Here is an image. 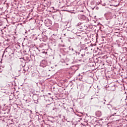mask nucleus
I'll return each mask as SVG.
<instances>
[{
    "mask_svg": "<svg viewBox=\"0 0 127 127\" xmlns=\"http://www.w3.org/2000/svg\"><path fill=\"white\" fill-rule=\"evenodd\" d=\"M4 54H3V55H4Z\"/></svg>",
    "mask_w": 127,
    "mask_h": 127,
    "instance_id": "27",
    "label": "nucleus"
},
{
    "mask_svg": "<svg viewBox=\"0 0 127 127\" xmlns=\"http://www.w3.org/2000/svg\"><path fill=\"white\" fill-rule=\"evenodd\" d=\"M76 26L77 28H78V29H80L82 30L84 28V27H85V25H84V24L81 23V22H79L76 25Z\"/></svg>",
    "mask_w": 127,
    "mask_h": 127,
    "instance_id": "3",
    "label": "nucleus"
},
{
    "mask_svg": "<svg viewBox=\"0 0 127 127\" xmlns=\"http://www.w3.org/2000/svg\"><path fill=\"white\" fill-rule=\"evenodd\" d=\"M115 114V115H117V113H114Z\"/></svg>",
    "mask_w": 127,
    "mask_h": 127,
    "instance_id": "20",
    "label": "nucleus"
},
{
    "mask_svg": "<svg viewBox=\"0 0 127 127\" xmlns=\"http://www.w3.org/2000/svg\"><path fill=\"white\" fill-rule=\"evenodd\" d=\"M8 51H9L8 54L9 56H11V55H12V54H13L14 53L13 51H12V50L11 49H9Z\"/></svg>",
    "mask_w": 127,
    "mask_h": 127,
    "instance_id": "9",
    "label": "nucleus"
},
{
    "mask_svg": "<svg viewBox=\"0 0 127 127\" xmlns=\"http://www.w3.org/2000/svg\"><path fill=\"white\" fill-rule=\"evenodd\" d=\"M89 42H90L89 40H88V42H85V44H89Z\"/></svg>",
    "mask_w": 127,
    "mask_h": 127,
    "instance_id": "14",
    "label": "nucleus"
},
{
    "mask_svg": "<svg viewBox=\"0 0 127 127\" xmlns=\"http://www.w3.org/2000/svg\"><path fill=\"white\" fill-rule=\"evenodd\" d=\"M90 120H91V117L89 116H86L84 118V122L85 123H88V122H89Z\"/></svg>",
    "mask_w": 127,
    "mask_h": 127,
    "instance_id": "7",
    "label": "nucleus"
},
{
    "mask_svg": "<svg viewBox=\"0 0 127 127\" xmlns=\"http://www.w3.org/2000/svg\"><path fill=\"white\" fill-rule=\"evenodd\" d=\"M112 116H115V115L113 114Z\"/></svg>",
    "mask_w": 127,
    "mask_h": 127,
    "instance_id": "22",
    "label": "nucleus"
},
{
    "mask_svg": "<svg viewBox=\"0 0 127 127\" xmlns=\"http://www.w3.org/2000/svg\"><path fill=\"white\" fill-rule=\"evenodd\" d=\"M127 48L125 47L123 48V51H124V52H126L127 51Z\"/></svg>",
    "mask_w": 127,
    "mask_h": 127,
    "instance_id": "13",
    "label": "nucleus"
},
{
    "mask_svg": "<svg viewBox=\"0 0 127 127\" xmlns=\"http://www.w3.org/2000/svg\"><path fill=\"white\" fill-rule=\"evenodd\" d=\"M1 31H2V30H1Z\"/></svg>",
    "mask_w": 127,
    "mask_h": 127,
    "instance_id": "26",
    "label": "nucleus"
},
{
    "mask_svg": "<svg viewBox=\"0 0 127 127\" xmlns=\"http://www.w3.org/2000/svg\"><path fill=\"white\" fill-rule=\"evenodd\" d=\"M107 108H108L109 110H113V106L111 104H107Z\"/></svg>",
    "mask_w": 127,
    "mask_h": 127,
    "instance_id": "10",
    "label": "nucleus"
},
{
    "mask_svg": "<svg viewBox=\"0 0 127 127\" xmlns=\"http://www.w3.org/2000/svg\"><path fill=\"white\" fill-rule=\"evenodd\" d=\"M0 22H1V21H0Z\"/></svg>",
    "mask_w": 127,
    "mask_h": 127,
    "instance_id": "25",
    "label": "nucleus"
},
{
    "mask_svg": "<svg viewBox=\"0 0 127 127\" xmlns=\"http://www.w3.org/2000/svg\"><path fill=\"white\" fill-rule=\"evenodd\" d=\"M81 49L82 50H86L87 49V47H85V45H81Z\"/></svg>",
    "mask_w": 127,
    "mask_h": 127,
    "instance_id": "11",
    "label": "nucleus"
},
{
    "mask_svg": "<svg viewBox=\"0 0 127 127\" xmlns=\"http://www.w3.org/2000/svg\"><path fill=\"white\" fill-rule=\"evenodd\" d=\"M71 50L72 51H74V49H73L72 48H71Z\"/></svg>",
    "mask_w": 127,
    "mask_h": 127,
    "instance_id": "16",
    "label": "nucleus"
},
{
    "mask_svg": "<svg viewBox=\"0 0 127 127\" xmlns=\"http://www.w3.org/2000/svg\"><path fill=\"white\" fill-rule=\"evenodd\" d=\"M38 73H33L32 74V77H36L37 76Z\"/></svg>",
    "mask_w": 127,
    "mask_h": 127,
    "instance_id": "12",
    "label": "nucleus"
},
{
    "mask_svg": "<svg viewBox=\"0 0 127 127\" xmlns=\"http://www.w3.org/2000/svg\"><path fill=\"white\" fill-rule=\"evenodd\" d=\"M45 53H46V54H47V52H45Z\"/></svg>",
    "mask_w": 127,
    "mask_h": 127,
    "instance_id": "19",
    "label": "nucleus"
},
{
    "mask_svg": "<svg viewBox=\"0 0 127 127\" xmlns=\"http://www.w3.org/2000/svg\"><path fill=\"white\" fill-rule=\"evenodd\" d=\"M57 109L56 108H53V111H56Z\"/></svg>",
    "mask_w": 127,
    "mask_h": 127,
    "instance_id": "15",
    "label": "nucleus"
},
{
    "mask_svg": "<svg viewBox=\"0 0 127 127\" xmlns=\"http://www.w3.org/2000/svg\"><path fill=\"white\" fill-rule=\"evenodd\" d=\"M76 56L78 57V58H80V59H82V58H84V56H85V54H81L80 53H78L77 52H75Z\"/></svg>",
    "mask_w": 127,
    "mask_h": 127,
    "instance_id": "5",
    "label": "nucleus"
},
{
    "mask_svg": "<svg viewBox=\"0 0 127 127\" xmlns=\"http://www.w3.org/2000/svg\"><path fill=\"white\" fill-rule=\"evenodd\" d=\"M69 50H71V47H69Z\"/></svg>",
    "mask_w": 127,
    "mask_h": 127,
    "instance_id": "17",
    "label": "nucleus"
},
{
    "mask_svg": "<svg viewBox=\"0 0 127 127\" xmlns=\"http://www.w3.org/2000/svg\"><path fill=\"white\" fill-rule=\"evenodd\" d=\"M44 23L46 26H47L48 27L52 25V21H51V20L50 19H47L45 20Z\"/></svg>",
    "mask_w": 127,
    "mask_h": 127,
    "instance_id": "1",
    "label": "nucleus"
},
{
    "mask_svg": "<svg viewBox=\"0 0 127 127\" xmlns=\"http://www.w3.org/2000/svg\"><path fill=\"white\" fill-rule=\"evenodd\" d=\"M96 117H100L102 116V112L100 111H98L95 113Z\"/></svg>",
    "mask_w": 127,
    "mask_h": 127,
    "instance_id": "8",
    "label": "nucleus"
},
{
    "mask_svg": "<svg viewBox=\"0 0 127 127\" xmlns=\"http://www.w3.org/2000/svg\"><path fill=\"white\" fill-rule=\"evenodd\" d=\"M40 66H41V67H43V68H44V67H46L47 66V61H46V60L42 61Z\"/></svg>",
    "mask_w": 127,
    "mask_h": 127,
    "instance_id": "4",
    "label": "nucleus"
},
{
    "mask_svg": "<svg viewBox=\"0 0 127 127\" xmlns=\"http://www.w3.org/2000/svg\"><path fill=\"white\" fill-rule=\"evenodd\" d=\"M78 18L80 20H85L86 19H88V18L86 17V16L83 15V14H79L78 15Z\"/></svg>",
    "mask_w": 127,
    "mask_h": 127,
    "instance_id": "6",
    "label": "nucleus"
},
{
    "mask_svg": "<svg viewBox=\"0 0 127 127\" xmlns=\"http://www.w3.org/2000/svg\"><path fill=\"white\" fill-rule=\"evenodd\" d=\"M85 41L87 40V39H85Z\"/></svg>",
    "mask_w": 127,
    "mask_h": 127,
    "instance_id": "21",
    "label": "nucleus"
},
{
    "mask_svg": "<svg viewBox=\"0 0 127 127\" xmlns=\"http://www.w3.org/2000/svg\"><path fill=\"white\" fill-rule=\"evenodd\" d=\"M70 74H71V75H72L73 73H70Z\"/></svg>",
    "mask_w": 127,
    "mask_h": 127,
    "instance_id": "24",
    "label": "nucleus"
},
{
    "mask_svg": "<svg viewBox=\"0 0 127 127\" xmlns=\"http://www.w3.org/2000/svg\"><path fill=\"white\" fill-rule=\"evenodd\" d=\"M89 44H90V45H91V42H89Z\"/></svg>",
    "mask_w": 127,
    "mask_h": 127,
    "instance_id": "18",
    "label": "nucleus"
},
{
    "mask_svg": "<svg viewBox=\"0 0 127 127\" xmlns=\"http://www.w3.org/2000/svg\"><path fill=\"white\" fill-rule=\"evenodd\" d=\"M105 16L107 20L112 19L113 18V13H112V12H108L105 14Z\"/></svg>",
    "mask_w": 127,
    "mask_h": 127,
    "instance_id": "2",
    "label": "nucleus"
},
{
    "mask_svg": "<svg viewBox=\"0 0 127 127\" xmlns=\"http://www.w3.org/2000/svg\"><path fill=\"white\" fill-rule=\"evenodd\" d=\"M0 26H1V24H0Z\"/></svg>",
    "mask_w": 127,
    "mask_h": 127,
    "instance_id": "23",
    "label": "nucleus"
}]
</instances>
